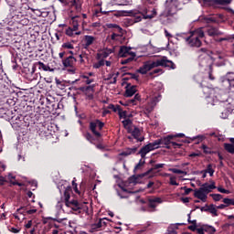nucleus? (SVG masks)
Listing matches in <instances>:
<instances>
[{"label": "nucleus", "instance_id": "nucleus-57", "mask_svg": "<svg viewBox=\"0 0 234 234\" xmlns=\"http://www.w3.org/2000/svg\"><path fill=\"white\" fill-rule=\"evenodd\" d=\"M79 58H80V63H85V59H83L84 58H86V59H87V55H85V54H80V56H79Z\"/></svg>", "mask_w": 234, "mask_h": 234}, {"label": "nucleus", "instance_id": "nucleus-28", "mask_svg": "<svg viewBox=\"0 0 234 234\" xmlns=\"http://www.w3.org/2000/svg\"><path fill=\"white\" fill-rule=\"evenodd\" d=\"M148 153H151V151L149 150V148L147 147V145H144V147L141 148V150L139 151V154L141 155L142 158H145V156L148 154Z\"/></svg>", "mask_w": 234, "mask_h": 234}, {"label": "nucleus", "instance_id": "nucleus-26", "mask_svg": "<svg viewBox=\"0 0 234 234\" xmlns=\"http://www.w3.org/2000/svg\"><path fill=\"white\" fill-rule=\"evenodd\" d=\"M7 178H8L10 184H12L13 186H19V187H21V186H23V184H21V183H19L17 181H15L16 180V176L14 175H12V174H9L7 176Z\"/></svg>", "mask_w": 234, "mask_h": 234}, {"label": "nucleus", "instance_id": "nucleus-58", "mask_svg": "<svg viewBox=\"0 0 234 234\" xmlns=\"http://www.w3.org/2000/svg\"><path fill=\"white\" fill-rule=\"evenodd\" d=\"M165 37H167L168 40H170L171 37H173V35H171L170 32L167 31V29H165Z\"/></svg>", "mask_w": 234, "mask_h": 234}, {"label": "nucleus", "instance_id": "nucleus-53", "mask_svg": "<svg viewBox=\"0 0 234 234\" xmlns=\"http://www.w3.org/2000/svg\"><path fill=\"white\" fill-rule=\"evenodd\" d=\"M170 186H178V183L176 182V176H170Z\"/></svg>", "mask_w": 234, "mask_h": 234}, {"label": "nucleus", "instance_id": "nucleus-22", "mask_svg": "<svg viewBox=\"0 0 234 234\" xmlns=\"http://www.w3.org/2000/svg\"><path fill=\"white\" fill-rule=\"evenodd\" d=\"M136 94V86H132L126 89L124 96L126 98H131L132 96H134Z\"/></svg>", "mask_w": 234, "mask_h": 234}, {"label": "nucleus", "instance_id": "nucleus-19", "mask_svg": "<svg viewBox=\"0 0 234 234\" xmlns=\"http://www.w3.org/2000/svg\"><path fill=\"white\" fill-rule=\"evenodd\" d=\"M66 36L69 37H75V36H81V31L74 30L72 27H68L66 29Z\"/></svg>", "mask_w": 234, "mask_h": 234}, {"label": "nucleus", "instance_id": "nucleus-2", "mask_svg": "<svg viewBox=\"0 0 234 234\" xmlns=\"http://www.w3.org/2000/svg\"><path fill=\"white\" fill-rule=\"evenodd\" d=\"M156 67H166L168 69H176L175 63L169 59L167 57H163L155 60H148L144 63V65L138 69L140 74H147L149 70L156 69Z\"/></svg>", "mask_w": 234, "mask_h": 234}, {"label": "nucleus", "instance_id": "nucleus-27", "mask_svg": "<svg viewBox=\"0 0 234 234\" xmlns=\"http://www.w3.org/2000/svg\"><path fill=\"white\" fill-rule=\"evenodd\" d=\"M17 211H24V213H27V215H34V213H37V209H27L25 207H21L20 208L17 209Z\"/></svg>", "mask_w": 234, "mask_h": 234}, {"label": "nucleus", "instance_id": "nucleus-60", "mask_svg": "<svg viewBox=\"0 0 234 234\" xmlns=\"http://www.w3.org/2000/svg\"><path fill=\"white\" fill-rule=\"evenodd\" d=\"M128 105H138V102L136 100L132 99L128 101Z\"/></svg>", "mask_w": 234, "mask_h": 234}, {"label": "nucleus", "instance_id": "nucleus-8", "mask_svg": "<svg viewBox=\"0 0 234 234\" xmlns=\"http://www.w3.org/2000/svg\"><path fill=\"white\" fill-rule=\"evenodd\" d=\"M105 127V123L100 120H94L90 122V131H91L92 134L96 136L97 138H100L101 136V133L100 131Z\"/></svg>", "mask_w": 234, "mask_h": 234}, {"label": "nucleus", "instance_id": "nucleus-44", "mask_svg": "<svg viewBox=\"0 0 234 234\" xmlns=\"http://www.w3.org/2000/svg\"><path fill=\"white\" fill-rule=\"evenodd\" d=\"M223 83H227V85H229V90H231V92H234V80H223Z\"/></svg>", "mask_w": 234, "mask_h": 234}, {"label": "nucleus", "instance_id": "nucleus-6", "mask_svg": "<svg viewBox=\"0 0 234 234\" xmlns=\"http://www.w3.org/2000/svg\"><path fill=\"white\" fill-rule=\"evenodd\" d=\"M173 138H175L174 135H167L166 137L157 139V142L159 143V147L160 145H165L166 149H171L172 147H174V149H180V147H182V144L173 142Z\"/></svg>", "mask_w": 234, "mask_h": 234}, {"label": "nucleus", "instance_id": "nucleus-32", "mask_svg": "<svg viewBox=\"0 0 234 234\" xmlns=\"http://www.w3.org/2000/svg\"><path fill=\"white\" fill-rule=\"evenodd\" d=\"M105 66V59H100L97 62L93 63V69H101V67Z\"/></svg>", "mask_w": 234, "mask_h": 234}, {"label": "nucleus", "instance_id": "nucleus-16", "mask_svg": "<svg viewBox=\"0 0 234 234\" xmlns=\"http://www.w3.org/2000/svg\"><path fill=\"white\" fill-rule=\"evenodd\" d=\"M95 41H96V37L89 35L84 36L83 48L87 50L89 47H90V45H92Z\"/></svg>", "mask_w": 234, "mask_h": 234}, {"label": "nucleus", "instance_id": "nucleus-59", "mask_svg": "<svg viewBox=\"0 0 234 234\" xmlns=\"http://www.w3.org/2000/svg\"><path fill=\"white\" fill-rule=\"evenodd\" d=\"M51 234H65V232L60 229H55L52 230Z\"/></svg>", "mask_w": 234, "mask_h": 234}, {"label": "nucleus", "instance_id": "nucleus-38", "mask_svg": "<svg viewBox=\"0 0 234 234\" xmlns=\"http://www.w3.org/2000/svg\"><path fill=\"white\" fill-rule=\"evenodd\" d=\"M176 229H178V227H176V225H172L168 227L167 229L168 234H178Z\"/></svg>", "mask_w": 234, "mask_h": 234}, {"label": "nucleus", "instance_id": "nucleus-23", "mask_svg": "<svg viewBox=\"0 0 234 234\" xmlns=\"http://www.w3.org/2000/svg\"><path fill=\"white\" fill-rule=\"evenodd\" d=\"M148 150L151 151H154V149H159L160 147V143H158L157 140H155L154 142L153 143H149L148 144H146Z\"/></svg>", "mask_w": 234, "mask_h": 234}, {"label": "nucleus", "instance_id": "nucleus-29", "mask_svg": "<svg viewBox=\"0 0 234 234\" xmlns=\"http://www.w3.org/2000/svg\"><path fill=\"white\" fill-rule=\"evenodd\" d=\"M37 67L39 69V70H45L46 72L48 70H50V67L48 65H45V63L38 61L36 63Z\"/></svg>", "mask_w": 234, "mask_h": 234}, {"label": "nucleus", "instance_id": "nucleus-25", "mask_svg": "<svg viewBox=\"0 0 234 234\" xmlns=\"http://www.w3.org/2000/svg\"><path fill=\"white\" fill-rule=\"evenodd\" d=\"M101 229V225L100 224V219H97L93 224L90 226V231L94 233V231H98Z\"/></svg>", "mask_w": 234, "mask_h": 234}, {"label": "nucleus", "instance_id": "nucleus-47", "mask_svg": "<svg viewBox=\"0 0 234 234\" xmlns=\"http://www.w3.org/2000/svg\"><path fill=\"white\" fill-rule=\"evenodd\" d=\"M108 109H111L112 111H113V112H118L120 111V109H122V106L120 105H114V104H109Z\"/></svg>", "mask_w": 234, "mask_h": 234}, {"label": "nucleus", "instance_id": "nucleus-64", "mask_svg": "<svg viewBox=\"0 0 234 234\" xmlns=\"http://www.w3.org/2000/svg\"><path fill=\"white\" fill-rule=\"evenodd\" d=\"M27 229H30L32 228V220H28L27 223L25 225Z\"/></svg>", "mask_w": 234, "mask_h": 234}, {"label": "nucleus", "instance_id": "nucleus-21", "mask_svg": "<svg viewBox=\"0 0 234 234\" xmlns=\"http://www.w3.org/2000/svg\"><path fill=\"white\" fill-rule=\"evenodd\" d=\"M138 151L137 147L126 148L122 153H121V156H131V154H134Z\"/></svg>", "mask_w": 234, "mask_h": 234}, {"label": "nucleus", "instance_id": "nucleus-20", "mask_svg": "<svg viewBox=\"0 0 234 234\" xmlns=\"http://www.w3.org/2000/svg\"><path fill=\"white\" fill-rule=\"evenodd\" d=\"M71 20H72V23H71V25H72V27H71V28H73L74 30H79V28H80V23H81V17H80V16H73L72 18H71Z\"/></svg>", "mask_w": 234, "mask_h": 234}, {"label": "nucleus", "instance_id": "nucleus-37", "mask_svg": "<svg viewBox=\"0 0 234 234\" xmlns=\"http://www.w3.org/2000/svg\"><path fill=\"white\" fill-rule=\"evenodd\" d=\"M162 167H164V164H157L155 165H154V168L148 170L146 173L144 174V176H147V175H151V173L153 172V169H162Z\"/></svg>", "mask_w": 234, "mask_h": 234}, {"label": "nucleus", "instance_id": "nucleus-39", "mask_svg": "<svg viewBox=\"0 0 234 234\" xmlns=\"http://www.w3.org/2000/svg\"><path fill=\"white\" fill-rule=\"evenodd\" d=\"M57 222H58V224H62V226H70V221H69V219L67 218H59L57 220Z\"/></svg>", "mask_w": 234, "mask_h": 234}, {"label": "nucleus", "instance_id": "nucleus-56", "mask_svg": "<svg viewBox=\"0 0 234 234\" xmlns=\"http://www.w3.org/2000/svg\"><path fill=\"white\" fill-rule=\"evenodd\" d=\"M181 189L185 190V195H189L193 191V188H187L186 186L181 187Z\"/></svg>", "mask_w": 234, "mask_h": 234}, {"label": "nucleus", "instance_id": "nucleus-18", "mask_svg": "<svg viewBox=\"0 0 234 234\" xmlns=\"http://www.w3.org/2000/svg\"><path fill=\"white\" fill-rule=\"evenodd\" d=\"M163 200L160 197H152L148 199V206L154 209L158 204H162Z\"/></svg>", "mask_w": 234, "mask_h": 234}, {"label": "nucleus", "instance_id": "nucleus-41", "mask_svg": "<svg viewBox=\"0 0 234 234\" xmlns=\"http://www.w3.org/2000/svg\"><path fill=\"white\" fill-rule=\"evenodd\" d=\"M105 80L106 81H110V80H112L110 83H116V76H114L112 73L108 74Z\"/></svg>", "mask_w": 234, "mask_h": 234}, {"label": "nucleus", "instance_id": "nucleus-63", "mask_svg": "<svg viewBox=\"0 0 234 234\" xmlns=\"http://www.w3.org/2000/svg\"><path fill=\"white\" fill-rule=\"evenodd\" d=\"M164 70L162 69H155L152 74H162Z\"/></svg>", "mask_w": 234, "mask_h": 234}, {"label": "nucleus", "instance_id": "nucleus-10", "mask_svg": "<svg viewBox=\"0 0 234 234\" xmlns=\"http://www.w3.org/2000/svg\"><path fill=\"white\" fill-rule=\"evenodd\" d=\"M204 34H207L210 37H215V36H222V32L218 30V28L207 26V27H203Z\"/></svg>", "mask_w": 234, "mask_h": 234}, {"label": "nucleus", "instance_id": "nucleus-54", "mask_svg": "<svg viewBox=\"0 0 234 234\" xmlns=\"http://www.w3.org/2000/svg\"><path fill=\"white\" fill-rule=\"evenodd\" d=\"M72 186L75 193H78V195H80V190H78V184H76V178L73 179Z\"/></svg>", "mask_w": 234, "mask_h": 234}, {"label": "nucleus", "instance_id": "nucleus-7", "mask_svg": "<svg viewBox=\"0 0 234 234\" xmlns=\"http://www.w3.org/2000/svg\"><path fill=\"white\" fill-rule=\"evenodd\" d=\"M78 60L74 56H69L62 59V65L69 74H76V62Z\"/></svg>", "mask_w": 234, "mask_h": 234}, {"label": "nucleus", "instance_id": "nucleus-45", "mask_svg": "<svg viewBox=\"0 0 234 234\" xmlns=\"http://www.w3.org/2000/svg\"><path fill=\"white\" fill-rule=\"evenodd\" d=\"M216 5H231L233 0H214Z\"/></svg>", "mask_w": 234, "mask_h": 234}, {"label": "nucleus", "instance_id": "nucleus-48", "mask_svg": "<svg viewBox=\"0 0 234 234\" xmlns=\"http://www.w3.org/2000/svg\"><path fill=\"white\" fill-rule=\"evenodd\" d=\"M62 48H67L68 50H74V45L70 42H66L62 44Z\"/></svg>", "mask_w": 234, "mask_h": 234}, {"label": "nucleus", "instance_id": "nucleus-24", "mask_svg": "<svg viewBox=\"0 0 234 234\" xmlns=\"http://www.w3.org/2000/svg\"><path fill=\"white\" fill-rule=\"evenodd\" d=\"M112 52H114V49L105 48L101 52V58H102V59H105L106 58H109V56H111Z\"/></svg>", "mask_w": 234, "mask_h": 234}, {"label": "nucleus", "instance_id": "nucleus-30", "mask_svg": "<svg viewBox=\"0 0 234 234\" xmlns=\"http://www.w3.org/2000/svg\"><path fill=\"white\" fill-rule=\"evenodd\" d=\"M122 125L124 128L127 129L128 133H129V129L133 128V122L131 121V119H124L122 121Z\"/></svg>", "mask_w": 234, "mask_h": 234}, {"label": "nucleus", "instance_id": "nucleus-15", "mask_svg": "<svg viewBox=\"0 0 234 234\" xmlns=\"http://www.w3.org/2000/svg\"><path fill=\"white\" fill-rule=\"evenodd\" d=\"M200 188L207 194L209 195L213 191V189H217L215 186V181H210V185L208 183L203 184Z\"/></svg>", "mask_w": 234, "mask_h": 234}, {"label": "nucleus", "instance_id": "nucleus-34", "mask_svg": "<svg viewBox=\"0 0 234 234\" xmlns=\"http://www.w3.org/2000/svg\"><path fill=\"white\" fill-rule=\"evenodd\" d=\"M168 171L171 173H175V175H187L186 171L176 169V168H169Z\"/></svg>", "mask_w": 234, "mask_h": 234}, {"label": "nucleus", "instance_id": "nucleus-17", "mask_svg": "<svg viewBox=\"0 0 234 234\" xmlns=\"http://www.w3.org/2000/svg\"><path fill=\"white\" fill-rule=\"evenodd\" d=\"M201 211H208V213H211L214 217H218V213H217V207L215 205L202 207Z\"/></svg>", "mask_w": 234, "mask_h": 234}, {"label": "nucleus", "instance_id": "nucleus-51", "mask_svg": "<svg viewBox=\"0 0 234 234\" xmlns=\"http://www.w3.org/2000/svg\"><path fill=\"white\" fill-rule=\"evenodd\" d=\"M119 118H123L124 120L127 119V112L122 111V108L118 111Z\"/></svg>", "mask_w": 234, "mask_h": 234}, {"label": "nucleus", "instance_id": "nucleus-35", "mask_svg": "<svg viewBox=\"0 0 234 234\" xmlns=\"http://www.w3.org/2000/svg\"><path fill=\"white\" fill-rule=\"evenodd\" d=\"M99 222H100L101 228H105V226H107L109 222H111V219L107 218H99Z\"/></svg>", "mask_w": 234, "mask_h": 234}, {"label": "nucleus", "instance_id": "nucleus-43", "mask_svg": "<svg viewBox=\"0 0 234 234\" xmlns=\"http://www.w3.org/2000/svg\"><path fill=\"white\" fill-rule=\"evenodd\" d=\"M206 173H207L209 175V176H213V175L215 174V170L213 169V165H207V169L205 170Z\"/></svg>", "mask_w": 234, "mask_h": 234}, {"label": "nucleus", "instance_id": "nucleus-5", "mask_svg": "<svg viewBox=\"0 0 234 234\" xmlns=\"http://www.w3.org/2000/svg\"><path fill=\"white\" fill-rule=\"evenodd\" d=\"M162 100V94L160 91L153 90L149 97H148V103L144 106V111L147 114H150V112H153L154 111V107H156V104L158 101Z\"/></svg>", "mask_w": 234, "mask_h": 234}, {"label": "nucleus", "instance_id": "nucleus-9", "mask_svg": "<svg viewBox=\"0 0 234 234\" xmlns=\"http://www.w3.org/2000/svg\"><path fill=\"white\" fill-rule=\"evenodd\" d=\"M129 134H132L133 138L137 140V142H144L145 140V137L142 135V131L140 128L133 126V128L129 129L128 131Z\"/></svg>", "mask_w": 234, "mask_h": 234}, {"label": "nucleus", "instance_id": "nucleus-52", "mask_svg": "<svg viewBox=\"0 0 234 234\" xmlns=\"http://www.w3.org/2000/svg\"><path fill=\"white\" fill-rule=\"evenodd\" d=\"M210 197H212L215 202H219V200H222V195L220 194H211Z\"/></svg>", "mask_w": 234, "mask_h": 234}, {"label": "nucleus", "instance_id": "nucleus-31", "mask_svg": "<svg viewBox=\"0 0 234 234\" xmlns=\"http://www.w3.org/2000/svg\"><path fill=\"white\" fill-rule=\"evenodd\" d=\"M218 17H222V15H218L217 16H209L206 18L207 23H220Z\"/></svg>", "mask_w": 234, "mask_h": 234}, {"label": "nucleus", "instance_id": "nucleus-4", "mask_svg": "<svg viewBox=\"0 0 234 234\" xmlns=\"http://www.w3.org/2000/svg\"><path fill=\"white\" fill-rule=\"evenodd\" d=\"M202 37H204V27H198L197 29L188 33L187 37H185L186 43L188 47H201Z\"/></svg>", "mask_w": 234, "mask_h": 234}, {"label": "nucleus", "instance_id": "nucleus-13", "mask_svg": "<svg viewBox=\"0 0 234 234\" xmlns=\"http://www.w3.org/2000/svg\"><path fill=\"white\" fill-rule=\"evenodd\" d=\"M194 197L195 198H198L199 200H201V202L207 201V194H206L201 187L194 190Z\"/></svg>", "mask_w": 234, "mask_h": 234}, {"label": "nucleus", "instance_id": "nucleus-14", "mask_svg": "<svg viewBox=\"0 0 234 234\" xmlns=\"http://www.w3.org/2000/svg\"><path fill=\"white\" fill-rule=\"evenodd\" d=\"M65 206L70 209L69 212L80 211L81 209V205H80L78 200L67 202Z\"/></svg>", "mask_w": 234, "mask_h": 234}, {"label": "nucleus", "instance_id": "nucleus-49", "mask_svg": "<svg viewBox=\"0 0 234 234\" xmlns=\"http://www.w3.org/2000/svg\"><path fill=\"white\" fill-rule=\"evenodd\" d=\"M223 203L228 206H234V198H224Z\"/></svg>", "mask_w": 234, "mask_h": 234}, {"label": "nucleus", "instance_id": "nucleus-46", "mask_svg": "<svg viewBox=\"0 0 234 234\" xmlns=\"http://www.w3.org/2000/svg\"><path fill=\"white\" fill-rule=\"evenodd\" d=\"M229 114H231V112L228 109H225L220 115V118H222L223 120H226L228 118V116H229Z\"/></svg>", "mask_w": 234, "mask_h": 234}, {"label": "nucleus", "instance_id": "nucleus-40", "mask_svg": "<svg viewBox=\"0 0 234 234\" xmlns=\"http://www.w3.org/2000/svg\"><path fill=\"white\" fill-rule=\"evenodd\" d=\"M64 200H65V206L67 205V202H70V190L66 189L64 192Z\"/></svg>", "mask_w": 234, "mask_h": 234}, {"label": "nucleus", "instance_id": "nucleus-1", "mask_svg": "<svg viewBox=\"0 0 234 234\" xmlns=\"http://www.w3.org/2000/svg\"><path fill=\"white\" fill-rule=\"evenodd\" d=\"M180 2L178 0H166L165 4V11L160 15L159 20L162 25H169V23H175L176 18L175 17L178 14Z\"/></svg>", "mask_w": 234, "mask_h": 234}, {"label": "nucleus", "instance_id": "nucleus-50", "mask_svg": "<svg viewBox=\"0 0 234 234\" xmlns=\"http://www.w3.org/2000/svg\"><path fill=\"white\" fill-rule=\"evenodd\" d=\"M234 80V73L233 72H229L226 75V78L223 81H231Z\"/></svg>", "mask_w": 234, "mask_h": 234}, {"label": "nucleus", "instance_id": "nucleus-42", "mask_svg": "<svg viewBox=\"0 0 234 234\" xmlns=\"http://www.w3.org/2000/svg\"><path fill=\"white\" fill-rule=\"evenodd\" d=\"M144 165H145V160L141 159L139 161V163L135 165L134 171H140V169H142V167H144Z\"/></svg>", "mask_w": 234, "mask_h": 234}, {"label": "nucleus", "instance_id": "nucleus-11", "mask_svg": "<svg viewBox=\"0 0 234 234\" xmlns=\"http://www.w3.org/2000/svg\"><path fill=\"white\" fill-rule=\"evenodd\" d=\"M119 56L120 58H129L136 56V53L133 52L131 48H128L127 46H122L119 50Z\"/></svg>", "mask_w": 234, "mask_h": 234}, {"label": "nucleus", "instance_id": "nucleus-55", "mask_svg": "<svg viewBox=\"0 0 234 234\" xmlns=\"http://www.w3.org/2000/svg\"><path fill=\"white\" fill-rule=\"evenodd\" d=\"M218 191L219 193H224L225 195H229V190H226L225 188H223L222 186H218Z\"/></svg>", "mask_w": 234, "mask_h": 234}, {"label": "nucleus", "instance_id": "nucleus-3", "mask_svg": "<svg viewBox=\"0 0 234 234\" xmlns=\"http://www.w3.org/2000/svg\"><path fill=\"white\" fill-rule=\"evenodd\" d=\"M197 54L199 56V67H202V69H204L205 70H211L213 63L215 59H217V57L211 56L213 52L207 50V48H201L197 50Z\"/></svg>", "mask_w": 234, "mask_h": 234}, {"label": "nucleus", "instance_id": "nucleus-61", "mask_svg": "<svg viewBox=\"0 0 234 234\" xmlns=\"http://www.w3.org/2000/svg\"><path fill=\"white\" fill-rule=\"evenodd\" d=\"M86 85H90V83H94V79H90V77L84 80Z\"/></svg>", "mask_w": 234, "mask_h": 234}, {"label": "nucleus", "instance_id": "nucleus-12", "mask_svg": "<svg viewBox=\"0 0 234 234\" xmlns=\"http://www.w3.org/2000/svg\"><path fill=\"white\" fill-rule=\"evenodd\" d=\"M138 12L144 19H153V17L156 16V11L153 10V12H151L146 7L140 9Z\"/></svg>", "mask_w": 234, "mask_h": 234}, {"label": "nucleus", "instance_id": "nucleus-33", "mask_svg": "<svg viewBox=\"0 0 234 234\" xmlns=\"http://www.w3.org/2000/svg\"><path fill=\"white\" fill-rule=\"evenodd\" d=\"M225 151L230 153V154H234V144H224Z\"/></svg>", "mask_w": 234, "mask_h": 234}, {"label": "nucleus", "instance_id": "nucleus-36", "mask_svg": "<svg viewBox=\"0 0 234 234\" xmlns=\"http://www.w3.org/2000/svg\"><path fill=\"white\" fill-rule=\"evenodd\" d=\"M134 58H136V55H133L132 57H127V58L121 60V64L127 65V63H131V61H134Z\"/></svg>", "mask_w": 234, "mask_h": 234}, {"label": "nucleus", "instance_id": "nucleus-62", "mask_svg": "<svg viewBox=\"0 0 234 234\" xmlns=\"http://www.w3.org/2000/svg\"><path fill=\"white\" fill-rule=\"evenodd\" d=\"M10 231H11V233H19V231H21V229L13 227L10 229Z\"/></svg>", "mask_w": 234, "mask_h": 234}]
</instances>
